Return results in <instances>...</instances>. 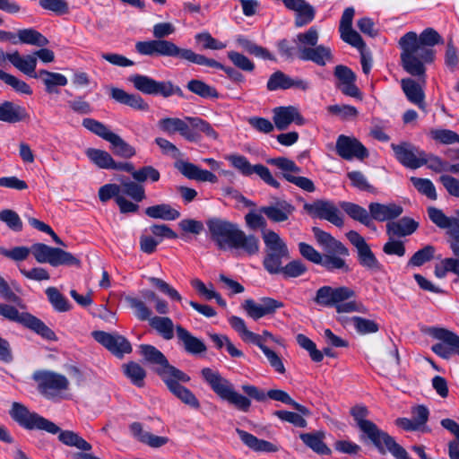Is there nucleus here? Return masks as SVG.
Here are the masks:
<instances>
[{
    "instance_id": "473e14b6",
    "label": "nucleus",
    "mask_w": 459,
    "mask_h": 459,
    "mask_svg": "<svg viewBox=\"0 0 459 459\" xmlns=\"http://www.w3.org/2000/svg\"><path fill=\"white\" fill-rule=\"evenodd\" d=\"M8 61L24 74L31 78H38L37 58L33 54L22 56L18 51H14L12 56H8Z\"/></svg>"
},
{
    "instance_id": "1a4fd4ad",
    "label": "nucleus",
    "mask_w": 459,
    "mask_h": 459,
    "mask_svg": "<svg viewBox=\"0 0 459 459\" xmlns=\"http://www.w3.org/2000/svg\"><path fill=\"white\" fill-rule=\"evenodd\" d=\"M0 316L12 322L22 325L45 340H57L53 330H51L42 320L28 312L20 313L16 307L11 305L0 304Z\"/></svg>"
},
{
    "instance_id": "69168bd1",
    "label": "nucleus",
    "mask_w": 459,
    "mask_h": 459,
    "mask_svg": "<svg viewBox=\"0 0 459 459\" xmlns=\"http://www.w3.org/2000/svg\"><path fill=\"white\" fill-rule=\"evenodd\" d=\"M298 344L304 350H306L315 362H321L323 360V352L316 349V343L303 333H299L296 336Z\"/></svg>"
},
{
    "instance_id": "37998d69",
    "label": "nucleus",
    "mask_w": 459,
    "mask_h": 459,
    "mask_svg": "<svg viewBox=\"0 0 459 459\" xmlns=\"http://www.w3.org/2000/svg\"><path fill=\"white\" fill-rule=\"evenodd\" d=\"M237 42L245 51L255 57L276 61L275 56L267 48L255 44L245 37H238Z\"/></svg>"
},
{
    "instance_id": "79ce46f5",
    "label": "nucleus",
    "mask_w": 459,
    "mask_h": 459,
    "mask_svg": "<svg viewBox=\"0 0 459 459\" xmlns=\"http://www.w3.org/2000/svg\"><path fill=\"white\" fill-rule=\"evenodd\" d=\"M341 207L351 219L359 221L368 228L372 226L373 221H371L370 212H368L362 206L350 202H342Z\"/></svg>"
},
{
    "instance_id": "dca6fc26",
    "label": "nucleus",
    "mask_w": 459,
    "mask_h": 459,
    "mask_svg": "<svg viewBox=\"0 0 459 459\" xmlns=\"http://www.w3.org/2000/svg\"><path fill=\"white\" fill-rule=\"evenodd\" d=\"M303 208L313 218L325 220L339 228L343 226L341 212L331 201L316 200L311 204L306 203Z\"/></svg>"
},
{
    "instance_id": "bb28decb",
    "label": "nucleus",
    "mask_w": 459,
    "mask_h": 459,
    "mask_svg": "<svg viewBox=\"0 0 459 459\" xmlns=\"http://www.w3.org/2000/svg\"><path fill=\"white\" fill-rule=\"evenodd\" d=\"M367 438L381 452H391L397 459H402V446L386 432H365Z\"/></svg>"
},
{
    "instance_id": "a211bd4d",
    "label": "nucleus",
    "mask_w": 459,
    "mask_h": 459,
    "mask_svg": "<svg viewBox=\"0 0 459 459\" xmlns=\"http://www.w3.org/2000/svg\"><path fill=\"white\" fill-rule=\"evenodd\" d=\"M92 336L99 343L108 349L117 358H123L125 354L132 352L130 342L120 334H112L104 331H94Z\"/></svg>"
},
{
    "instance_id": "5701e85b",
    "label": "nucleus",
    "mask_w": 459,
    "mask_h": 459,
    "mask_svg": "<svg viewBox=\"0 0 459 459\" xmlns=\"http://www.w3.org/2000/svg\"><path fill=\"white\" fill-rule=\"evenodd\" d=\"M428 215L430 221L440 229H446V234L450 239L459 240V223L455 217H447L440 209L436 207L428 208Z\"/></svg>"
},
{
    "instance_id": "13d9d810",
    "label": "nucleus",
    "mask_w": 459,
    "mask_h": 459,
    "mask_svg": "<svg viewBox=\"0 0 459 459\" xmlns=\"http://www.w3.org/2000/svg\"><path fill=\"white\" fill-rule=\"evenodd\" d=\"M82 126L87 130L91 132L92 134L98 135L105 141H108L109 137L112 135L113 132L109 130V128L94 118H83L82 119Z\"/></svg>"
},
{
    "instance_id": "9b49d317",
    "label": "nucleus",
    "mask_w": 459,
    "mask_h": 459,
    "mask_svg": "<svg viewBox=\"0 0 459 459\" xmlns=\"http://www.w3.org/2000/svg\"><path fill=\"white\" fill-rule=\"evenodd\" d=\"M139 349L140 354L144 358L146 362L158 366L155 368V372L163 382L170 377L183 381H190V377L182 370L170 365L166 356L155 346L141 344Z\"/></svg>"
},
{
    "instance_id": "58836bf2",
    "label": "nucleus",
    "mask_w": 459,
    "mask_h": 459,
    "mask_svg": "<svg viewBox=\"0 0 459 459\" xmlns=\"http://www.w3.org/2000/svg\"><path fill=\"white\" fill-rule=\"evenodd\" d=\"M426 163L424 165L427 168L436 173L450 172L454 174H459V163L450 164L448 161L442 160L440 157L427 153L424 156Z\"/></svg>"
},
{
    "instance_id": "4be33fe9",
    "label": "nucleus",
    "mask_w": 459,
    "mask_h": 459,
    "mask_svg": "<svg viewBox=\"0 0 459 459\" xmlns=\"http://www.w3.org/2000/svg\"><path fill=\"white\" fill-rule=\"evenodd\" d=\"M284 5L287 9L296 13V27H303L315 18V8L305 0H284Z\"/></svg>"
},
{
    "instance_id": "774afa93",
    "label": "nucleus",
    "mask_w": 459,
    "mask_h": 459,
    "mask_svg": "<svg viewBox=\"0 0 459 459\" xmlns=\"http://www.w3.org/2000/svg\"><path fill=\"white\" fill-rule=\"evenodd\" d=\"M307 270V266L300 260H292L286 265H281L279 274H282L284 278H297L304 274Z\"/></svg>"
},
{
    "instance_id": "20e7f679",
    "label": "nucleus",
    "mask_w": 459,
    "mask_h": 459,
    "mask_svg": "<svg viewBox=\"0 0 459 459\" xmlns=\"http://www.w3.org/2000/svg\"><path fill=\"white\" fill-rule=\"evenodd\" d=\"M159 129L168 134L178 133L185 140L190 143H198L202 140V133L210 139L218 140L219 134L206 120L199 117H164L158 121Z\"/></svg>"
},
{
    "instance_id": "de8ad7c7",
    "label": "nucleus",
    "mask_w": 459,
    "mask_h": 459,
    "mask_svg": "<svg viewBox=\"0 0 459 459\" xmlns=\"http://www.w3.org/2000/svg\"><path fill=\"white\" fill-rule=\"evenodd\" d=\"M412 419L403 418V430H411L425 425L428 421L429 411L424 405H417L411 411Z\"/></svg>"
},
{
    "instance_id": "09e8293b",
    "label": "nucleus",
    "mask_w": 459,
    "mask_h": 459,
    "mask_svg": "<svg viewBox=\"0 0 459 459\" xmlns=\"http://www.w3.org/2000/svg\"><path fill=\"white\" fill-rule=\"evenodd\" d=\"M152 328L157 331L165 340L174 337V324L168 316H153L149 322Z\"/></svg>"
},
{
    "instance_id": "bf43d9fd",
    "label": "nucleus",
    "mask_w": 459,
    "mask_h": 459,
    "mask_svg": "<svg viewBox=\"0 0 459 459\" xmlns=\"http://www.w3.org/2000/svg\"><path fill=\"white\" fill-rule=\"evenodd\" d=\"M125 301L134 310V316L141 321L152 318V310L144 304V302L137 298L126 296Z\"/></svg>"
},
{
    "instance_id": "aec40b11",
    "label": "nucleus",
    "mask_w": 459,
    "mask_h": 459,
    "mask_svg": "<svg viewBox=\"0 0 459 459\" xmlns=\"http://www.w3.org/2000/svg\"><path fill=\"white\" fill-rule=\"evenodd\" d=\"M284 307V304L277 299L269 297H264L259 299V303L249 299L242 303V308L247 316L255 321L273 315L277 309Z\"/></svg>"
},
{
    "instance_id": "6e6d98bb",
    "label": "nucleus",
    "mask_w": 459,
    "mask_h": 459,
    "mask_svg": "<svg viewBox=\"0 0 459 459\" xmlns=\"http://www.w3.org/2000/svg\"><path fill=\"white\" fill-rule=\"evenodd\" d=\"M46 294L56 311L66 312L71 309L67 299L56 287H48L46 290Z\"/></svg>"
},
{
    "instance_id": "5fc2aeb1",
    "label": "nucleus",
    "mask_w": 459,
    "mask_h": 459,
    "mask_svg": "<svg viewBox=\"0 0 459 459\" xmlns=\"http://www.w3.org/2000/svg\"><path fill=\"white\" fill-rule=\"evenodd\" d=\"M18 37L22 43L37 47H45L49 41L39 31L34 29H22L18 31Z\"/></svg>"
},
{
    "instance_id": "3c124183",
    "label": "nucleus",
    "mask_w": 459,
    "mask_h": 459,
    "mask_svg": "<svg viewBox=\"0 0 459 459\" xmlns=\"http://www.w3.org/2000/svg\"><path fill=\"white\" fill-rule=\"evenodd\" d=\"M341 256L339 255H324L319 264L331 273L341 272L347 273L351 272L349 264Z\"/></svg>"
},
{
    "instance_id": "a878e982",
    "label": "nucleus",
    "mask_w": 459,
    "mask_h": 459,
    "mask_svg": "<svg viewBox=\"0 0 459 459\" xmlns=\"http://www.w3.org/2000/svg\"><path fill=\"white\" fill-rule=\"evenodd\" d=\"M191 63L222 70L227 74L228 78L235 83H243L245 82V76L236 68L224 65L221 63L214 59L208 58L204 55L194 52Z\"/></svg>"
},
{
    "instance_id": "4c0bfd02",
    "label": "nucleus",
    "mask_w": 459,
    "mask_h": 459,
    "mask_svg": "<svg viewBox=\"0 0 459 459\" xmlns=\"http://www.w3.org/2000/svg\"><path fill=\"white\" fill-rule=\"evenodd\" d=\"M242 442L255 452L274 453L279 450L277 445L269 441L259 439L249 432H238Z\"/></svg>"
},
{
    "instance_id": "72a5a7b5",
    "label": "nucleus",
    "mask_w": 459,
    "mask_h": 459,
    "mask_svg": "<svg viewBox=\"0 0 459 459\" xmlns=\"http://www.w3.org/2000/svg\"><path fill=\"white\" fill-rule=\"evenodd\" d=\"M28 113L22 106L5 100L0 104V121L6 123H17L23 121Z\"/></svg>"
},
{
    "instance_id": "2eb2a0df",
    "label": "nucleus",
    "mask_w": 459,
    "mask_h": 459,
    "mask_svg": "<svg viewBox=\"0 0 459 459\" xmlns=\"http://www.w3.org/2000/svg\"><path fill=\"white\" fill-rule=\"evenodd\" d=\"M228 160L243 176L249 177L256 174L267 185L274 188H280V182L273 177L270 169L264 165H252L247 157L238 154L230 155L228 157Z\"/></svg>"
},
{
    "instance_id": "4d7b16f0",
    "label": "nucleus",
    "mask_w": 459,
    "mask_h": 459,
    "mask_svg": "<svg viewBox=\"0 0 459 459\" xmlns=\"http://www.w3.org/2000/svg\"><path fill=\"white\" fill-rule=\"evenodd\" d=\"M86 156L100 169H108L113 164V158L110 153L103 150L89 148L86 150Z\"/></svg>"
},
{
    "instance_id": "603ef678",
    "label": "nucleus",
    "mask_w": 459,
    "mask_h": 459,
    "mask_svg": "<svg viewBox=\"0 0 459 459\" xmlns=\"http://www.w3.org/2000/svg\"><path fill=\"white\" fill-rule=\"evenodd\" d=\"M229 324L230 326L239 333L243 341L245 342H250L253 344L255 342H258L262 335H259L257 333H255L251 331H249L245 321L237 316H231L229 318Z\"/></svg>"
},
{
    "instance_id": "f3484780",
    "label": "nucleus",
    "mask_w": 459,
    "mask_h": 459,
    "mask_svg": "<svg viewBox=\"0 0 459 459\" xmlns=\"http://www.w3.org/2000/svg\"><path fill=\"white\" fill-rule=\"evenodd\" d=\"M349 241L356 247L359 264L370 271H380L382 265L372 252L365 238L355 230L346 233Z\"/></svg>"
},
{
    "instance_id": "f704fd0d",
    "label": "nucleus",
    "mask_w": 459,
    "mask_h": 459,
    "mask_svg": "<svg viewBox=\"0 0 459 459\" xmlns=\"http://www.w3.org/2000/svg\"><path fill=\"white\" fill-rule=\"evenodd\" d=\"M42 81L48 93H59L58 87L65 86L68 83L67 78L59 73L50 72L45 69L38 71V78Z\"/></svg>"
},
{
    "instance_id": "39448f33",
    "label": "nucleus",
    "mask_w": 459,
    "mask_h": 459,
    "mask_svg": "<svg viewBox=\"0 0 459 459\" xmlns=\"http://www.w3.org/2000/svg\"><path fill=\"white\" fill-rule=\"evenodd\" d=\"M355 291L347 286L332 287L325 285L320 287L313 298V301L323 307H334L338 314L365 312V307L354 299Z\"/></svg>"
},
{
    "instance_id": "b1692460",
    "label": "nucleus",
    "mask_w": 459,
    "mask_h": 459,
    "mask_svg": "<svg viewBox=\"0 0 459 459\" xmlns=\"http://www.w3.org/2000/svg\"><path fill=\"white\" fill-rule=\"evenodd\" d=\"M175 168L186 178L200 182L216 183L218 178L209 170L202 169L194 163L178 160L175 163Z\"/></svg>"
},
{
    "instance_id": "e2e57ef3",
    "label": "nucleus",
    "mask_w": 459,
    "mask_h": 459,
    "mask_svg": "<svg viewBox=\"0 0 459 459\" xmlns=\"http://www.w3.org/2000/svg\"><path fill=\"white\" fill-rule=\"evenodd\" d=\"M58 439L66 446H75L83 451L91 449V444L79 437L75 432H59Z\"/></svg>"
},
{
    "instance_id": "052dcab7",
    "label": "nucleus",
    "mask_w": 459,
    "mask_h": 459,
    "mask_svg": "<svg viewBox=\"0 0 459 459\" xmlns=\"http://www.w3.org/2000/svg\"><path fill=\"white\" fill-rule=\"evenodd\" d=\"M134 437L152 448H158L166 445L169 439L167 437L157 436L152 432H133Z\"/></svg>"
},
{
    "instance_id": "f03ea898",
    "label": "nucleus",
    "mask_w": 459,
    "mask_h": 459,
    "mask_svg": "<svg viewBox=\"0 0 459 459\" xmlns=\"http://www.w3.org/2000/svg\"><path fill=\"white\" fill-rule=\"evenodd\" d=\"M439 44H444V39L433 28L425 29L420 35L414 31L403 34V70L425 83L426 65L434 63V47Z\"/></svg>"
},
{
    "instance_id": "cd10ccee",
    "label": "nucleus",
    "mask_w": 459,
    "mask_h": 459,
    "mask_svg": "<svg viewBox=\"0 0 459 459\" xmlns=\"http://www.w3.org/2000/svg\"><path fill=\"white\" fill-rule=\"evenodd\" d=\"M188 381H183L176 377H170L165 379L169 390L184 403L189 405L192 408H199L200 403L195 395L188 388L183 386L180 383H187Z\"/></svg>"
},
{
    "instance_id": "6e6552de",
    "label": "nucleus",
    "mask_w": 459,
    "mask_h": 459,
    "mask_svg": "<svg viewBox=\"0 0 459 459\" xmlns=\"http://www.w3.org/2000/svg\"><path fill=\"white\" fill-rule=\"evenodd\" d=\"M128 81L134 85V89L143 94L161 96L165 99L173 95L186 99L182 89L175 85L171 81H156L153 78L143 74H132Z\"/></svg>"
},
{
    "instance_id": "e433bc0d",
    "label": "nucleus",
    "mask_w": 459,
    "mask_h": 459,
    "mask_svg": "<svg viewBox=\"0 0 459 459\" xmlns=\"http://www.w3.org/2000/svg\"><path fill=\"white\" fill-rule=\"evenodd\" d=\"M426 152L420 150L418 147L403 142V167L411 169H416L422 167L426 160H424Z\"/></svg>"
},
{
    "instance_id": "ddd939ff",
    "label": "nucleus",
    "mask_w": 459,
    "mask_h": 459,
    "mask_svg": "<svg viewBox=\"0 0 459 459\" xmlns=\"http://www.w3.org/2000/svg\"><path fill=\"white\" fill-rule=\"evenodd\" d=\"M11 418L20 427L32 430H62L54 422L45 419L35 411H30L25 405L14 402L9 411Z\"/></svg>"
},
{
    "instance_id": "864d4df0",
    "label": "nucleus",
    "mask_w": 459,
    "mask_h": 459,
    "mask_svg": "<svg viewBox=\"0 0 459 459\" xmlns=\"http://www.w3.org/2000/svg\"><path fill=\"white\" fill-rule=\"evenodd\" d=\"M351 414L356 421L357 427L359 430H379L374 422L367 420L368 415L367 407L356 405L351 408Z\"/></svg>"
},
{
    "instance_id": "a19ab883",
    "label": "nucleus",
    "mask_w": 459,
    "mask_h": 459,
    "mask_svg": "<svg viewBox=\"0 0 459 459\" xmlns=\"http://www.w3.org/2000/svg\"><path fill=\"white\" fill-rule=\"evenodd\" d=\"M144 212L152 219H161L164 221H174L180 217V212L172 208L169 204L149 206L145 209Z\"/></svg>"
},
{
    "instance_id": "ea45409f",
    "label": "nucleus",
    "mask_w": 459,
    "mask_h": 459,
    "mask_svg": "<svg viewBox=\"0 0 459 459\" xmlns=\"http://www.w3.org/2000/svg\"><path fill=\"white\" fill-rule=\"evenodd\" d=\"M186 89L203 99L217 100L220 98V93L215 87L199 79H191L188 81Z\"/></svg>"
},
{
    "instance_id": "0e129e2a",
    "label": "nucleus",
    "mask_w": 459,
    "mask_h": 459,
    "mask_svg": "<svg viewBox=\"0 0 459 459\" xmlns=\"http://www.w3.org/2000/svg\"><path fill=\"white\" fill-rule=\"evenodd\" d=\"M255 345L258 346L260 350L264 352L271 367L273 368L275 371L281 374L285 373V367L283 365L281 359L276 352H274L273 350L264 345L263 336L260 338L258 342L255 343Z\"/></svg>"
},
{
    "instance_id": "8fccbe9b",
    "label": "nucleus",
    "mask_w": 459,
    "mask_h": 459,
    "mask_svg": "<svg viewBox=\"0 0 459 459\" xmlns=\"http://www.w3.org/2000/svg\"><path fill=\"white\" fill-rule=\"evenodd\" d=\"M121 194L131 197L134 202L139 203L146 198L144 186L134 179H126L120 183Z\"/></svg>"
},
{
    "instance_id": "4468645a",
    "label": "nucleus",
    "mask_w": 459,
    "mask_h": 459,
    "mask_svg": "<svg viewBox=\"0 0 459 459\" xmlns=\"http://www.w3.org/2000/svg\"><path fill=\"white\" fill-rule=\"evenodd\" d=\"M32 378L38 384L39 392L47 399L58 397L69 386V381L64 375L49 370H37Z\"/></svg>"
},
{
    "instance_id": "423d86ee",
    "label": "nucleus",
    "mask_w": 459,
    "mask_h": 459,
    "mask_svg": "<svg viewBox=\"0 0 459 459\" xmlns=\"http://www.w3.org/2000/svg\"><path fill=\"white\" fill-rule=\"evenodd\" d=\"M264 243V257L263 266L270 274H279V270L284 261L290 258L286 242L273 230L263 233Z\"/></svg>"
},
{
    "instance_id": "393cba45",
    "label": "nucleus",
    "mask_w": 459,
    "mask_h": 459,
    "mask_svg": "<svg viewBox=\"0 0 459 459\" xmlns=\"http://www.w3.org/2000/svg\"><path fill=\"white\" fill-rule=\"evenodd\" d=\"M298 57L302 61H311L320 66H325L326 62H332L333 59L330 48L324 45L302 48L298 52Z\"/></svg>"
},
{
    "instance_id": "412c9836",
    "label": "nucleus",
    "mask_w": 459,
    "mask_h": 459,
    "mask_svg": "<svg viewBox=\"0 0 459 459\" xmlns=\"http://www.w3.org/2000/svg\"><path fill=\"white\" fill-rule=\"evenodd\" d=\"M295 211L294 205L284 199L259 208L260 213L264 214L273 222H283L289 220Z\"/></svg>"
},
{
    "instance_id": "c85d7f7f",
    "label": "nucleus",
    "mask_w": 459,
    "mask_h": 459,
    "mask_svg": "<svg viewBox=\"0 0 459 459\" xmlns=\"http://www.w3.org/2000/svg\"><path fill=\"white\" fill-rule=\"evenodd\" d=\"M178 342L181 343L187 353L196 355L206 351L204 342L194 336L188 330L178 325L175 327Z\"/></svg>"
},
{
    "instance_id": "c9c22d12",
    "label": "nucleus",
    "mask_w": 459,
    "mask_h": 459,
    "mask_svg": "<svg viewBox=\"0 0 459 459\" xmlns=\"http://www.w3.org/2000/svg\"><path fill=\"white\" fill-rule=\"evenodd\" d=\"M299 437L307 447L317 455H330L332 454V450L323 440L325 437L324 432H301Z\"/></svg>"
},
{
    "instance_id": "0eeeda50",
    "label": "nucleus",
    "mask_w": 459,
    "mask_h": 459,
    "mask_svg": "<svg viewBox=\"0 0 459 459\" xmlns=\"http://www.w3.org/2000/svg\"><path fill=\"white\" fill-rule=\"evenodd\" d=\"M420 332L435 340L440 341L431 346V351L443 359H449L453 355L459 356V335L455 332L440 326L420 327Z\"/></svg>"
},
{
    "instance_id": "680f3d73",
    "label": "nucleus",
    "mask_w": 459,
    "mask_h": 459,
    "mask_svg": "<svg viewBox=\"0 0 459 459\" xmlns=\"http://www.w3.org/2000/svg\"><path fill=\"white\" fill-rule=\"evenodd\" d=\"M0 79L19 93L31 95L33 92L27 82L3 70H0Z\"/></svg>"
},
{
    "instance_id": "7c9ffc66",
    "label": "nucleus",
    "mask_w": 459,
    "mask_h": 459,
    "mask_svg": "<svg viewBox=\"0 0 459 459\" xmlns=\"http://www.w3.org/2000/svg\"><path fill=\"white\" fill-rule=\"evenodd\" d=\"M403 93L411 104L426 111L425 92L420 82L411 78H403Z\"/></svg>"
},
{
    "instance_id": "a18cd8bd",
    "label": "nucleus",
    "mask_w": 459,
    "mask_h": 459,
    "mask_svg": "<svg viewBox=\"0 0 459 459\" xmlns=\"http://www.w3.org/2000/svg\"><path fill=\"white\" fill-rule=\"evenodd\" d=\"M273 123L278 130H286L293 123L294 106L277 107L273 108Z\"/></svg>"
},
{
    "instance_id": "6ab92c4d",
    "label": "nucleus",
    "mask_w": 459,
    "mask_h": 459,
    "mask_svg": "<svg viewBox=\"0 0 459 459\" xmlns=\"http://www.w3.org/2000/svg\"><path fill=\"white\" fill-rule=\"evenodd\" d=\"M335 150L336 153L346 160H362L368 157V151L357 138L344 134L338 136Z\"/></svg>"
},
{
    "instance_id": "c03bdc74",
    "label": "nucleus",
    "mask_w": 459,
    "mask_h": 459,
    "mask_svg": "<svg viewBox=\"0 0 459 459\" xmlns=\"http://www.w3.org/2000/svg\"><path fill=\"white\" fill-rule=\"evenodd\" d=\"M107 142L110 143V150L116 156L130 159L136 153L135 149L132 145L115 133L112 134Z\"/></svg>"
},
{
    "instance_id": "7ed1b4c3",
    "label": "nucleus",
    "mask_w": 459,
    "mask_h": 459,
    "mask_svg": "<svg viewBox=\"0 0 459 459\" xmlns=\"http://www.w3.org/2000/svg\"><path fill=\"white\" fill-rule=\"evenodd\" d=\"M211 239L220 250L241 249L247 255L259 252V239L255 235H247L238 224L213 217L206 221Z\"/></svg>"
},
{
    "instance_id": "c756f323",
    "label": "nucleus",
    "mask_w": 459,
    "mask_h": 459,
    "mask_svg": "<svg viewBox=\"0 0 459 459\" xmlns=\"http://www.w3.org/2000/svg\"><path fill=\"white\" fill-rule=\"evenodd\" d=\"M110 96L117 102L136 110L147 111L150 108L149 104L139 94L128 93L119 88H111Z\"/></svg>"
},
{
    "instance_id": "9d476101",
    "label": "nucleus",
    "mask_w": 459,
    "mask_h": 459,
    "mask_svg": "<svg viewBox=\"0 0 459 459\" xmlns=\"http://www.w3.org/2000/svg\"><path fill=\"white\" fill-rule=\"evenodd\" d=\"M135 49L143 56H162L178 57L191 62L194 51L188 48H180L175 43L165 39H152L138 41Z\"/></svg>"
},
{
    "instance_id": "f257e3e1",
    "label": "nucleus",
    "mask_w": 459,
    "mask_h": 459,
    "mask_svg": "<svg viewBox=\"0 0 459 459\" xmlns=\"http://www.w3.org/2000/svg\"><path fill=\"white\" fill-rule=\"evenodd\" d=\"M201 375L204 381L211 386L212 390L223 401L228 402L237 410L247 412L251 407V399L257 402H264L268 397L272 400L292 406L294 410L303 415H310L311 411L306 406L295 402L290 394L281 389H271L264 393L255 385H243L242 391L247 395L245 396L235 391L233 385L226 378L222 377L218 371L210 368H204L201 370Z\"/></svg>"
},
{
    "instance_id": "2f4dec72",
    "label": "nucleus",
    "mask_w": 459,
    "mask_h": 459,
    "mask_svg": "<svg viewBox=\"0 0 459 459\" xmlns=\"http://www.w3.org/2000/svg\"><path fill=\"white\" fill-rule=\"evenodd\" d=\"M368 210L371 214V221H390L402 213V207L395 204H383L380 203H370Z\"/></svg>"
},
{
    "instance_id": "49530a36",
    "label": "nucleus",
    "mask_w": 459,
    "mask_h": 459,
    "mask_svg": "<svg viewBox=\"0 0 459 459\" xmlns=\"http://www.w3.org/2000/svg\"><path fill=\"white\" fill-rule=\"evenodd\" d=\"M123 372L125 376L130 379L131 383L137 387L144 385L146 377L145 369L137 362L130 361L123 365Z\"/></svg>"
},
{
    "instance_id": "338daca9",
    "label": "nucleus",
    "mask_w": 459,
    "mask_h": 459,
    "mask_svg": "<svg viewBox=\"0 0 459 459\" xmlns=\"http://www.w3.org/2000/svg\"><path fill=\"white\" fill-rule=\"evenodd\" d=\"M411 181L419 193L426 195L430 200H437L436 187L430 179L411 177Z\"/></svg>"
},
{
    "instance_id": "f8f14e48",
    "label": "nucleus",
    "mask_w": 459,
    "mask_h": 459,
    "mask_svg": "<svg viewBox=\"0 0 459 459\" xmlns=\"http://www.w3.org/2000/svg\"><path fill=\"white\" fill-rule=\"evenodd\" d=\"M31 254L38 263L49 264L53 267L61 265L79 267L81 265V261L73 254L44 243L32 244Z\"/></svg>"
}]
</instances>
